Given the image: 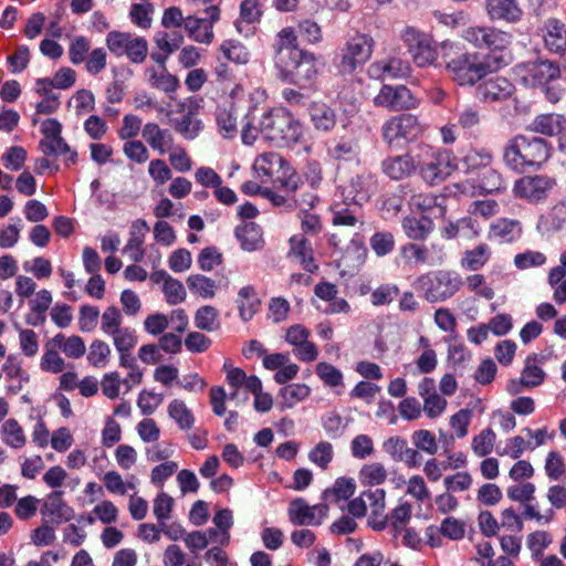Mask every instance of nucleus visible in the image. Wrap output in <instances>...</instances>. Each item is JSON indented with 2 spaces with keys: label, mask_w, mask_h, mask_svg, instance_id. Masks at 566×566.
<instances>
[{
  "label": "nucleus",
  "mask_w": 566,
  "mask_h": 566,
  "mask_svg": "<svg viewBox=\"0 0 566 566\" xmlns=\"http://www.w3.org/2000/svg\"><path fill=\"white\" fill-rule=\"evenodd\" d=\"M464 39L476 48H484L488 54L482 59L468 63L462 74V84H475L489 74L495 73L511 64L514 60L512 45L513 34L495 27H470Z\"/></svg>",
  "instance_id": "f257e3e1"
},
{
  "label": "nucleus",
  "mask_w": 566,
  "mask_h": 566,
  "mask_svg": "<svg viewBox=\"0 0 566 566\" xmlns=\"http://www.w3.org/2000/svg\"><path fill=\"white\" fill-rule=\"evenodd\" d=\"M272 49L274 69L281 81L305 87L317 76V59L300 48L293 27H284L276 33Z\"/></svg>",
  "instance_id": "f03ea898"
},
{
  "label": "nucleus",
  "mask_w": 566,
  "mask_h": 566,
  "mask_svg": "<svg viewBox=\"0 0 566 566\" xmlns=\"http://www.w3.org/2000/svg\"><path fill=\"white\" fill-rule=\"evenodd\" d=\"M553 146L546 139L525 134H516L503 146L502 159L505 167L523 174L541 169L553 156Z\"/></svg>",
  "instance_id": "7ed1b4c3"
},
{
  "label": "nucleus",
  "mask_w": 566,
  "mask_h": 566,
  "mask_svg": "<svg viewBox=\"0 0 566 566\" xmlns=\"http://www.w3.org/2000/svg\"><path fill=\"white\" fill-rule=\"evenodd\" d=\"M514 71L525 86L539 88L551 103L560 101L565 87L562 84V70L558 62L536 59L517 64Z\"/></svg>",
  "instance_id": "20e7f679"
},
{
  "label": "nucleus",
  "mask_w": 566,
  "mask_h": 566,
  "mask_svg": "<svg viewBox=\"0 0 566 566\" xmlns=\"http://www.w3.org/2000/svg\"><path fill=\"white\" fill-rule=\"evenodd\" d=\"M263 139L276 147H294L305 142L306 129L285 107L263 113Z\"/></svg>",
  "instance_id": "39448f33"
},
{
  "label": "nucleus",
  "mask_w": 566,
  "mask_h": 566,
  "mask_svg": "<svg viewBox=\"0 0 566 566\" xmlns=\"http://www.w3.org/2000/svg\"><path fill=\"white\" fill-rule=\"evenodd\" d=\"M420 175L429 185H438L458 169L457 157L447 149L422 146L418 156Z\"/></svg>",
  "instance_id": "423d86ee"
},
{
  "label": "nucleus",
  "mask_w": 566,
  "mask_h": 566,
  "mask_svg": "<svg viewBox=\"0 0 566 566\" xmlns=\"http://www.w3.org/2000/svg\"><path fill=\"white\" fill-rule=\"evenodd\" d=\"M105 44L111 53L116 56L125 55L134 64H142L148 55L147 40L129 32L111 31L106 35Z\"/></svg>",
  "instance_id": "0eeeda50"
},
{
  "label": "nucleus",
  "mask_w": 566,
  "mask_h": 566,
  "mask_svg": "<svg viewBox=\"0 0 566 566\" xmlns=\"http://www.w3.org/2000/svg\"><path fill=\"white\" fill-rule=\"evenodd\" d=\"M415 287L427 301L438 302L452 296L458 291V281L446 271L428 272L416 280Z\"/></svg>",
  "instance_id": "6e6552de"
},
{
  "label": "nucleus",
  "mask_w": 566,
  "mask_h": 566,
  "mask_svg": "<svg viewBox=\"0 0 566 566\" xmlns=\"http://www.w3.org/2000/svg\"><path fill=\"white\" fill-rule=\"evenodd\" d=\"M375 41L365 33H356L349 38L344 48L338 63L342 73H353L363 66L373 55Z\"/></svg>",
  "instance_id": "1a4fd4ad"
},
{
  "label": "nucleus",
  "mask_w": 566,
  "mask_h": 566,
  "mask_svg": "<svg viewBox=\"0 0 566 566\" xmlns=\"http://www.w3.org/2000/svg\"><path fill=\"white\" fill-rule=\"evenodd\" d=\"M423 130L422 124L412 114L391 116L381 126L382 138L389 146L398 145L400 140H415Z\"/></svg>",
  "instance_id": "9d476101"
},
{
  "label": "nucleus",
  "mask_w": 566,
  "mask_h": 566,
  "mask_svg": "<svg viewBox=\"0 0 566 566\" xmlns=\"http://www.w3.org/2000/svg\"><path fill=\"white\" fill-rule=\"evenodd\" d=\"M557 186L554 177L548 175L523 176L513 185L514 197L531 203L545 200Z\"/></svg>",
  "instance_id": "9b49d317"
},
{
  "label": "nucleus",
  "mask_w": 566,
  "mask_h": 566,
  "mask_svg": "<svg viewBox=\"0 0 566 566\" xmlns=\"http://www.w3.org/2000/svg\"><path fill=\"white\" fill-rule=\"evenodd\" d=\"M376 107L389 112L408 111L419 106V99L405 85H382L378 94L373 98Z\"/></svg>",
  "instance_id": "f8f14e48"
},
{
  "label": "nucleus",
  "mask_w": 566,
  "mask_h": 566,
  "mask_svg": "<svg viewBox=\"0 0 566 566\" xmlns=\"http://www.w3.org/2000/svg\"><path fill=\"white\" fill-rule=\"evenodd\" d=\"M311 331L303 324H293L284 332V340L293 348L294 356L303 363H313L318 358V347L310 340Z\"/></svg>",
  "instance_id": "ddd939ff"
},
{
  "label": "nucleus",
  "mask_w": 566,
  "mask_h": 566,
  "mask_svg": "<svg viewBox=\"0 0 566 566\" xmlns=\"http://www.w3.org/2000/svg\"><path fill=\"white\" fill-rule=\"evenodd\" d=\"M401 39L408 46L413 62L419 67H426L436 61V50L423 33L415 28L407 27L401 32Z\"/></svg>",
  "instance_id": "4468645a"
},
{
  "label": "nucleus",
  "mask_w": 566,
  "mask_h": 566,
  "mask_svg": "<svg viewBox=\"0 0 566 566\" xmlns=\"http://www.w3.org/2000/svg\"><path fill=\"white\" fill-rule=\"evenodd\" d=\"M491 159V155L486 151L475 149L467 151L463 158L467 166V174L476 172L478 176L484 177V179L475 186L481 193L492 192L493 189L496 188L495 182H490V179L499 180V175L490 168Z\"/></svg>",
  "instance_id": "2eb2a0df"
},
{
  "label": "nucleus",
  "mask_w": 566,
  "mask_h": 566,
  "mask_svg": "<svg viewBox=\"0 0 566 566\" xmlns=\"http://www.w3.org/2000/svg\"><path fill=\"white\" fill-rule=\"evenodd\" d=\"M546 378V373L538 365L536 355L525 359L524 367L518 378L507 380L505 390L510 396H517L525 389L539 387Z\"/></svg>",
  "instance_id": "dca6fc26"
},
{
  "label": "nucleus",
  "mask_w": 566,
  "mask_h": 566,
  "mask_svg": "<svg viewBox=\"0 0 566 566\" xmlns=\"http://www.w3.org/2000/svg\"><path fill=\"white\" fill-rule=\"evenodd\" d=\"M327 514L328 505L326 503L308 505L302 497L294 499L287 507L289 521L293 525H321Z\"/></svg>",
  "instance_id": "f3484780"
},
{
  "label": "nucleus",
  "mask_w": 566,
  "mask_h": 566,
  "mask_svg": "<svg viewBox=\"0 0 566 566\" xmlns=\"http://www.w3.org/2000/svg\"><path fill=\"white\" fill-rule=\"evenodd\" d=\"M143 380V373L139 370L130 371L123 378L118 371H109L103 375L101 380L102 394L111 400L118 399L122 395L128 394L134 386Z\"/></svg>",
  "instance_id": "a211bd4d"
},
{
  "label": "nucleus",
  "mask_w": 566,
  "mask_h": 566,
  "mask_svg": "<svg viewBox=\"0 0 566 566\" xmlns=\"http://www.w3.org/2000/svg\"><path fill=\"white\" fill-rule=\"evenodd\" d=\"M544 48L552 54L563 55L566 52V25L555 17L544 21L539 28Z\"/></svg>",
  "instance_id": "6ab92c4d"
},
{
  "label": "nucleus",
  "mask_w": 566,
  "mask_h": 566,
  "mask_svg": "<svg viewBox=\"0 0 566 566\" xmlns=\"http://www.w3.org/2000/svg\"><path fill=\"white\" fill-rule=\"evenodd\" d=\"M262 366L266 370L275 371L273 378L279 385L293 380L300 371V366L293 363L286 353H268L263 357Z\"/></svg>",
  "instance_id": "aec40b11"
},
{
  "label": "nucleus",
  "mask_w": 566,
  "mask_h": 566,
  "mask_svg": "<svg viewBox=\"0 0 566 566\" xmlns=\"http://www.w3.org/2000/svg\"><path fill=\"white\" fill-rule=\"evenodd\" d=\"M150 281L160 286L166 303L176 306L187 298V291L182 282L171 276L165 270H158L150 274Z\"/></svg>",
  "instance_id": "412c9836"
},
{
  "label": "nucleus",
  "mask_w": 566,
  "mask_h": 566,
  "mask_svg": "<svg viewBox=\"0 0 566 566\" xmlns=\"http://www.w3.org/2000/svg\"><path fill=\"white\" fill-rule=\"evenodd\" d=\"M287 160L274 151H265L258 155L252 164L253 178L260 182L273 181Z\"/></svg>",
  "instance_id": "4be33fe9"
},
{
  "label": "nucleus",
  "mask_w": 566,
  "mask_h": 566,
  "mask_svg": "<svg viewBox=\"0 0 566 566\" xmlns=\"http://www.w3.org/2000/svg\"><path fill=\"white\" fill-rule=\"evenodd\" d=\"M499 211L500 207L495 200H475L468 206V217L462 219V222L472 231L473 235H478L482 231L479 219L486 221L496 216Z\"/></svg>",
  "instance_id": "5701e85b"
},
{
  "label": "nucleus",
  "mask_w": 566,
  "mask_h": 566,
  "mask_svg": "<svg viewBox=\"0 0 566 566\" xmlns=\"http://www.w3.org/2000/svg\"><path fill=\"white\" fill-rule=\"evenodd\" d=\"M386 491L384 489H375L364 491L368 506V524L375 531H381L388 523L386 514Z\"/></svg>",
  "instance_id": "b1692460"
},
{
  "label": "nucleus",
  "mask_w": 566,
  "mask_h": 566,
  "mask_svg": "<svg viewBox=\"0 0 566 566\" xmlns=\"http://www.w3.org/2000/svg\"><path fill=\"white\" fill-rule=\"evenodd\" d=\"M226 382L230 387L231 398H235L239 390L251 391L261 380L255 375H248L242 368L233 365L231 359H226L222 365Z\"/></svg>",
  "instance_id": "393cba45"
},
{
  "label": "nucleus",
  "mask_w": 566,
  "mask_h": 566,
  "mask_svg": "<svg viewBox=\"0 0 566 566\" xmlns=\"http://www.w3.org/2000/svg\"><path fill=\"white\" fill-rule=\"evenodd\" d=\"M375 181L370 174L357 175L350 182L342 188V196L345 203H355L361 206L368 201L374 191Z\"/></svg>",
  "instance_id": "a878e982"
},
{
  "label": "nucleus",
  "mask_w": 566,
  "mask_h": 566,
  "mask_svg": "<svg viewBox=\"0 0 566 566\" xmlns=\"http://www.w3.org/2000/svg\"><path fill=\"white\" fill-rule=\"evenodd\" d=\"M35 93L41 97L35 105V114L32 117V125H36L39 123L38 116L40 114L50 115L55 113L60 108V96L54 93V87L52 86L49 78H39L35 82Z\"/></svg>",
  "instance_id": "bb28decb"
},
{
  "label": "nucleus",
  "mask_w": 566,
  "mask_h": 566,
  "mask_svg": "<svg viewBox=\"0 0 566 566\" xmlns=\"http://www.w3.org/2000/svg\"><path fill=\"white\" fill-rule=\"evenodd\" d=\"M289 243L287 258L291 261L298 263L306 272L313 273L317 270L313 248L304 235L295 234L290 238Z\"/></svg>",
  "instance_id": "cd10ccee"
},
{
  "label": "nucleus",
  "mask_w": 566,
  "mask_h": 566,
  "mask_svg": "<svg viewBox=\"0 0 566 566\" xmlns=\"http://www.w3.org/2000/svg\"><path fill=\"white\" fill-rule=\"evenodd\" d=\"M485 10L491 20L509 23L518 22L523 17V10L517 0H486Z\"/></svg>",
  "instance_id": "c85d7f7f"
},
{
  "label": "nucleus",
  "mask_w": 566,
  "mask_h": 566,
  "mask_svg": "<svg viewBox=\"0 0 566 566\" xmlns=\"http://www.w3.org/2000/svg\"><path fill=\"white\" fill-rule=\"evenodd\" d=\"M149 231L146 220L136 219L132 222L129 229V238L125 244L124 252L134 262H140L144 258L145 238Z\"/></svg>",
  "instance_id": "c756f323"
},
{
  "label": "nucleus",
  "mask_w": 566,
  "mask_h": 566,
  "mask_svg": "<svg viewBox=\"0 0 566 566\" xmlns=\"http://www.w3.org/2000/svg\"><path fill=\"white\" fill-rule=\"evenodd\" d=\"M417 169L413 158L406 155L389 156L381 163L382 172L391 180H402Z\"/></svg>",
  "instance_id": "7c9ffc66"
},
{
  "label": "nucleus",
  "mask_w": 566,
  "mask_h": 566,
  "mask_svg": "<svg viewBox=\"0 0 566 566\" xmlns=\"http://www.w3.org/2000/svg\"><path fill=\"white\" fill-rule=\"evenodd\" d=\"M531 129L541 135L557 137L566 132V117L556 113L537 115L531 124Z\"/></svg>",
  "instance_id": "2f4dec72"
},
{
  "label": "nucleus",
  "mask_w": 566,
  "mask_h": 566,
  "mask_svg": "<svg viewBox=\"0 0 566 566\" xmlns=\"http://www.w3.org/2000/svg\"><path fill=\"white\" fill-rule=\"evenodd\" d=\"M0 439L4 446L12 450H21L28 443L24 428L15 418H9L1 423Z\"/></svg>",
  "instance_id": "473e14b6"
},
{
  "label": "nucleus",
  "mask_w": 566,
  "mask_h": 566,
  "mask_svg": "<svg viewBox=\"0 0 566 566\" xmlns=\"http://www.w3.org/2000/svg\"><path fill=\"white\" fill-rule=\"evenodd\" d=\"M522 234V224L518 220L500 218L491 223L488 237L490 240H500L511 243Z\"/></svg>",
  "instance_id": "72a5a7b5"
},
{
  "label": "nucleus",
  "mask_w": 566,
  "mask_h": 566,
  "mask_svg": "<svg viewBox=\"0 0 566 566\" xmlns=\"http://www.w3.org/2000/svg\"><path fill=\"white\" fill-rule=\"evenodd\" d=\"M143 137L159 155L166 154L174 144V137L168 129H163L156 123H147L143 127Z\"/></svg>",
  "instance_id": "f704fd0d"
},
{
  "label": "nucleus",
  "mask_w": 566,
  "mask_h": 566,
  "mask_svg": "<svg viewBox=\"0 0 566 566\" xmlns=\"http://www.w3.org/2000/svg\"><path fill=\"white\" fill-rule=\"evenodd\" d=\"M235 303L238 306L239 316L244 322L252 319L261 305V301L258 297L255 287L250 284L240 287Z\"/></svg>",
  "instance_id": "c9c22d12"
},
{
  "label": "nucleus",
  "mask_w": 566,
  "mask_h": 566,
  "mask_svg": "<svg viewBox=\"0 0 566 566\" xmlns=\"http://www.w3.org/2000/svg\"><path fill=\"white\" fill-rule=\"evenodd\" d=\"M235 237L244 251L252 252L263 248V232L254 222H245L235 229Z\"/></svg>",
  "instance_id": "e433bc0d"
},
{
  "label": "nucleus",
  "mask_w": 566,
  "mask_h": 566,
  "mask_svg": "<svg viewBox=\"0 0 566 566\" xmlns=\"http://www.w3.org/2000/svg\"><path fill=\"white\" fill-rule=\"evenodd\" d=\"M146 75L151 87L163 91L169 96L180 87L179 78L171 74L167 67H148Z\"/></svg>",
  "instance_id": "4c0bfd02"
},
{
  "label": "nucleus",
  "mask_w": 566,
  "mask_h": 566,
  "mask_svg": "<svg viewBox=\"0 0 566 566\" xmlns=\"http://www.w3.org/2000/svg\"><path fill=\"white\" fill-rule=\"evenodd\" d=\"M312 394L308 385L294 382L285 385L279 390V403L282 410L292 409L296 405L305 401Z\"/></svg>",
  "instance_id": "58836bf2"
},
{
  "label": "nucleus",
  "mask_w": 566,
  "mask_h": 566,
  "mask_svg": "<svg viewBox=\"0 0 566 566\" xmlns=\"http://www.w3.org/2000/svg\"><path fill=\"white\" fill-rule=\"evenodd\" d=\"M52 302V293L49 290L42 289L38 291L29 302L30 313L27 322L33 326L43 324Z\"/></svg>",
  "instance_id": "ea45409f"
},
{
  "label": "nucleus",
  "mask_w": 566,
  "mask_h": 566,
  "mask_svg": "<svg viewBox=\"0 0 566 566\" xmlns=\"http://www.w3.org/2000/svg\"><path fill=\"white\" fill-rule=\"evenodd\" d=\"M186 284L190 293L201 300L214 298L219 289L213 279L200 273L190 274L186 279Z\"/></svg>",
  "instance_id": "a19ab883"
},
{
  "label": "nucleus",
  "mask_w": 566,
  "mask_h": 566,
  "mask_svg": "<svg viewBox=\"0 0 566 566\" xmlns=\"http://www.w3.org/2000/svg\"><path fill=\"white\" fill-rule=\"evenodd\" d=\"M185 30L189 39L201 44L208 45L214 39L212 22L201 18L188 15L185 20Z\"/></svg>",
  "instance_id": "79ce46f5"
},
{
  "label": "nucleus",
  "mask_w": 566,
  "mask_h": 566,
  "mask_svg": "<svg viewBox=\"0 0 566 566\" xmlns=\"http://www.w3.org/2000/svg\"><path fill=\"white\" fill-rule=\"evenodd\" d=\"M111 338L119 355L120 366H126V357L130 355L138 343L137 332L132 327L123 326L116 331Z\"/></svg>",
  "instance_id": "37998d69"
},
{
  "label": "nucleus",
  "mask_w": 566,
  "mask_h": 566,
  "mask_svg": "<svg viewBox=\"0 0 566 566\" xmlns=\"http://www.w3.org/2000/svg\"><path fill=\"white\" fill-rule=\"evenodd\" d=\"M358 482L363 486H378L384 484L388 479V470L386 465L378 461L366 462L361 465L357 474Z\"/></svg>",
  "instance_id": "c03bdc74"
},
{
  "label": "nucleus",
  "mask_w": 566,
  "mask_h": 566,
  "mask_svg": "<svg viewBox=\"0 0 566 566\" xmlns=\"http://www.w3.org/2000/svg\"><path fill=\"white\" fill-rule=\"evenodd\" d=\"M402 230L409 239L423 241L433 230V222L428 216H408L402 220Z\"/></svg>",
  "instance_id": "a18cd8bd"
},
{
  "label": "nucleus",
  "mask_w": 566,
  "mask_h": 566,
  "mask_svg": "<svg viewBox=\"0 0 566 566\" xmlns=\"http://www.w3.org/2000/svg\"><path fill=\"white\" fill-rule=\"evenodd\" d=\"M51 343L66 357L72 359L81 358L86 352L84 339L78 335L66 336L62 333H59L53 336Z\"/></svg>",
  "instance_id": "49530a36"
},
{
  "label": "nucleus",
  "mask_w": 566,
  "mask_h": 566,
  "mask_svg": "<svg viewBox=\"0 0 566 566\" xmlns=\"http://www.w3.org/2000/svg\"><path fill=\"white\" fill-rule=\"evenodd\" d=\"M356 491L354 479L342 476L335 480L333 485L326 489L323 497L329 503H340L348 501Z\"/></svg>",
  "instance_id": "de8ad7c7"
},
{
  "label": "nucleus",
  "mask_w": 566,
  "mask_h": 566,
  "mask_svg": "<svg viewBox=\"0 0 566 566\" xmlns=\"http://www.w3.org/2000/svg\"><path fill=\"white\" fill-rule=\"evenodd\" d=\"M219 51L227 61L235 65H247L251 60L249 49L239 40H224L220 44Z\"/></svg>",
  "instance_id": "09e8293b"
},
{
  "label": "nucleus",
  "mask_w": 566,
  "mask_h": 566,
  "mask_svg": "<svg viewBox=\"0 0 566 566\" xmlns=\"http://www.w3.org/2000/svg\"><path fill=\"white\" fill-rule=\"evenodd\" d=\"M102 481L108 493L114 495L124 496L128 492H135L137 490L134 476L130 480L125 481L122 474L115 470H111L104 473Z\"/></svg>",
  "instance_id": "8fccbe9b"
},
{
  "label": "nucleus",
  "mask_w": 566,
  "mask_h": 566,
  "mask_svg": "<svg viewBox=\"0 0 566 566\" xmlns=\"http://www.w3.org/2000/svg\"><path fill=\"white\" fill-rule=\"evenodd\" d=\"M118 517L119 509L117 505L113 501L104 499L94 505L87 521L88 523L98 521L104 525H112L117 523Z\"/></svg>",
  "instance_id": "3c124183"
},
{
  "label": "nucleus",
  "mask_w": 566,
  "mask_h": 566,
  "mask_svg": "<svg viewBox=\"0 0 566 566\" xmlns=\"http://www.w3.org/2000/svg\"><path fill=\"white\" fill-rule=\"evenodd\" d=\"M195 326L208 333L216 332L220 328L221 322L218 310L212 305L200 306L193 315Z\"/></svg>",
  "instance_id": "603ef678"
},
{
  "label": "nucleus",
  "mask_w": 566,
  "mask_h": 566,
  "mask_svg": "<svg viewBox=\"0 0 566 566\" xmlns=\"http://www.w3.org/2000/svg\"><path fill=\"white\" fill-rule=\"evenodd\" d=\"M112 358V349L109 345L102 339H94L86 354V360L93 368H105Z\"/></svg>",
  "instance_id": "864d4df0"
},
{
  "label": "nucleus",
  "mask_w": 566,
  "mask_h": 566,
  "mask_svg": "<svg viewBox=\"0 0 566 566\" xmlns=\"http://www.w3.org/2000/svg\"><path fill=\"white\" fill-rule=\"evenodd\" d=\"M169 417L177 423L179 429L189 430L195 424V416L186 402L181 399H174L167 407Z\"/></svg>",
  "instance_id": "5fc2aeb1"
},
{
  "label": "nucleus",
  "mask_w": 566,
  "mask_h": 566,
  "mask_svg": "<svg viewBox=\"0 0 566 566\" xmlns=\"http://www.w3.org/2000/svg\"><path fill=\"white\" fill-rule=\"evenodd\" d=\"M311 120L316 129L329 130L336 124L334 111L324 103H313L310 108Z\"/></svg>",
  "instance_id": "6e6d98bb"
},
{
  "label": "nucleus",
  "mask_w": 566,
  "mask_h": 566,
  "mask_svg": "<svg viewBox=\"0 0 566 566\" xmlns=\"http://www.w3.org/2000/svg\"><path fill=\"white\" fill-rule=\"evenodd\" d=\"M411 209L417 210L422 216L427 213H436L437 216L446 217V207L437 203V198L431 193H418L413 195L409 201Z\"/></svg>",
  "instance_id": "4d7b16f0"
},
{
  "label": "nucleus",
  "mask_w": 566,
  "mask_h": 566,
  "mask_svg": "<svg viewBox=\"0 0 566 566\" xmlns=\"http://www.w3.org/2000/svg\"><path fill=\"white\" fill-rule=\"evenodd\" d=\"M263 114L256 117L253 113H248L241 128V140L245 146L255 144L260 136L263 137Z\"/></svg>",
  "instance_id": "13d9d810"
},
{
  "label": "nucleus",
  "mask_w": 566,
  "mask_h": 566,
  "mask_svg": "<svg viewBox=\"0 0 566 566\" xmlns=\"http://www.w3.org/2000/svg\"><path fill=\"white\" fill-rule=\"evenodd\" d=\"M2 369L6 376L14 381V385L8 387V392L13 395L18 394L22 389L23 385L28 382L29 376L23 370L17 358L12 356L8 357Z\"/></svg>",
  "instance_id": "bf43d9fd"
},
{
  "label": "nucleus",
  "mask_w": 566,
  "mask_h": 566,
  "mask_svg": "<svg viewBox=\"0 0 566 566\" xmlns=\"http://www.w3.org/2000/svg\"><path fill=\"white\" fill-rule=\"evenodd\" d=\"M273 184L279 190L292 195L300 188L302 180L296 170L287 161L274 178Z\"/></svg>",
  "instance_id": "052dcab7"
},
{
  "label": "nucleus",
  "mask_w": 566,
  "mask_h": 566,
  "mask_svg": "<svg viewBox=\"0 0 566 566\" xmlns=\"http://www.w3.org/2000/svg\"><path fill=\"white\" fill-rule=\"evenodd\" d=\"M334 455V447L328 441H319L308 451V460L322 471L329 468Z\"/></svg>",
  "instance_id": "680f3d73"
},
{
  "label": "nucleus",
  "mask_w": 566,
  "mask_h": 566,
  "mask_svg": "<svg viewBox=\"0 0 566 566\" xmlns=\"http://www.w3.org/2000/svg\"><path fill=\"white\" fill-rule=\"evenodd\" d=\"M219 134L227 139H232L238 134L237 116L231 108L219 107L216 115Z\"/></svg>",
  "instance_id": "e2e57ef3"
},
{
  "label": "nucleus",
  "mask_w": 566,
  "mask_h": 566,
  "mask_svg": "<svg viewBox=\"0 0 566 566\" xmlns=\"http://www.w3.org/2000/svg\"><path fill=\"white\" fill-rule=\"evenodd\" d=\"M202 129V120L190 112L179 118L175 124V130L188 140L197 138Z\"/></svg>",
  "instance_id": "0e129e2a"
},
{
  "label": "nucleus",
  "mask_w": 566,
  "mask_h": 566,
  "mask_svg": "<svg viewBox=\"0 0 566 566\" xmlns=\"http://www.w3.org/2000/svg\"><path fill=\"white\" fill-rule=\"evenodd\" d=\"M547 282L553 290V300L557 305L566 304V272L564 268H552Z\"/></svg>",
  "instance_id": "69168bd1"
},
{
  "label": "nucleus",
  "mask_w": 566,
  "mask_h": 566,
  "mask_svg": "<svg viewBox=\"0 0 566 566\" xmlns=\"http://www.w3.org/2000/svg\"><path fill=\"white\" fill-rule=\"evenodd\" d=\"M182 42L184 36L179 31H158L154 35L156 48L167 54L175 53Z\"/></svg>",
  "instance_id": "338daca9"
},
{
  "label": "nucleus",
  "mask_w": 566,
  "mask_h": 566,
  "mask_svg": "<svg viewBox=\"0 0 566 566\" xmlns=\"http://www.w3.org/2000/svg\"><path fill=\"white\" fill-rule=\"evenodd\" d=\"M480 90L485 99L496 101L509 96L512 85L505 77H496L485 82Z\"/></svg>",
  "instance_id": "774afa93"
}]
</instances>
